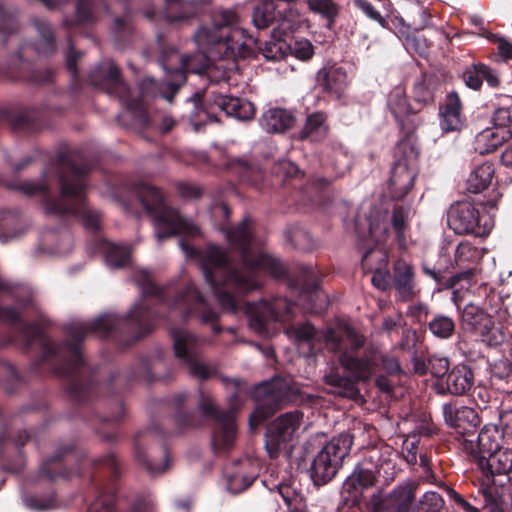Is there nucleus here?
Here are the masks:
<instances>
[{
	"label": "nucleus",
	"mask_w": 512,
	"mask_h": 512,
	"mask_svg": "<svg viewBox=\"0 0 512 512\" xmlns=\"http://www.w3.org/2000/svg\"><path fill=\"white\" fill-rule=\"evenodd\" d=\"M395 451L390 446H380L370 449L364 458V461L374 470L376 473L385 476L389 479L394 476L395 473Z\"/></svg>",
	"instance_id": "4c0bfd02"
},
{
	"label": "nucleus",
	"mask_w": 512,
	"mask_h": 512,
	"mask_svg": "<svg viewBox=\"0 0 512 512\" xmlns=\"http://www.w3.org/2000/svg\"><path fill=\"white\" fill-rule=\"evenodd\" d=\"M417 140H399L394 151V164L389 178V191L396 200L403 199L413 188L418 174Z\"/></svg>",
	"instance_id": "9d476101"
},
{
	"label": "nucleus",
	"mask_w": 512,
	"mask_h": 512,
	"mask_svg": "<svg viewBox=\"0 0 512 512\" xmlns=\"http://www.w3.org/2000/svg\"><path fill=\"white\" fill-rule=\"evenodd\" d=\"M413 267L400 259L394 265V285L402 301L412 300L416 295Z\"/></svg>",
	"instance_id": "e433bc0d"
},
{
	"label": "nucleus",
	"mask_w": 512,
	"mask_h": 512,
	"mask_svg": "<svg viewBox=\"0 0 512 512\" xmlns=\"http://www.w3.org/2000/svg\"><path fill=\"white\" fill-rule=\"evenodd\" d=\"M317 83L325 93L340 98L347 88V73L339 66L324 67L317 73Z\"/></svg>",
	"instance_id": "c9c22d12"
},
{
	"label": "nucleus",
	"mask_w": 512,
	"mask_h": 512,
	"mask_svg": "<svg viewBox=\"0 0 512 512\" xmlns=\"http://www.w3.org/2000/svg\"><path fill=\"white\" fill-rule=\"evenodd\" d=\"M172 337L175 355L188 365L190 374L199 379L209 378L212 371L198 360L204 342L184 329H174Z\"/></svg>",
	"instance_id": "f3484780"
},
{
	"label": "nucleus",
	"mask_w": 512,
	"mask_h": 512,
	"mask_svg": "<svg viewBox=\"0 0 512 512\" xmlns=\"http://www.w3.org/2000/svg\"><path fill=\"white\" fill-rule=\"evenodd\" d=\"M478 467L484 473L486 480L490 483L495 475H506L512 485V449H500L494 454L478 460Z\"/></svg>",
	"instance_id": "2f4dec72"
},
{
	"label": "nucleus",
	"mask_w": 512,
	"mask_h": 512,
	"mask_svg": "<svg viewBox=\"0 0 512 512\" xmlns=\"http://www.w3.org/2000/svg\"><path fill=\"white\" fill-rule=\"evenodd\" d=\"M96 21L94 0H76L75 16L66 17L63 20V25L67 30L72 31L79 27L92 25Z\"/></svg>",
	"instance_id": "de8ad7c7"
},
{
	"label": "nucleus",
	"mask_w": 512,
	"mask_h": 512,
	"mask_svg": "<svg viewBox=\"0 0 512 512\" xmlns=\"http://www.w3.org/2000/svg\"><path fill=\"white\" fill-rule=\"evenodd\" d=\"M460 78L465 86L473 91H480L484 81L492 89H498L502 85L498 70L481 61H474L466 65Z\"/></svg>",
	"instance_id": "bb28decb"
},
{
	"label": "nucleus",
	"mask_w": 512,
	"mask_h": 512,
	"mask_svg": "<svg viewBox=\"0 0 512 512\" xmlns=\"http://www.w3.org/2000/svg\"><path fill=\"white\" fill-rule=\"evenodd\" d=\"M376 483V471L364 460L358 464L350 476L343 483V489L348 493H355L370 488Z\"/></svg>",
	"instance_id": "37998d69"
},
{
	"label": "nucleus",
	"mask_w": 512,
	"mask_h": 512,
	"mask_svg": "<svg viewBox=\"0 0 512 512\" xmlns=\"http://www.w3.org/2000/svg\"><path fill=\"white\" fill-rule=\"evenodd\" d=\"M0 79L22 80L45 85L52 82L53 71L51 69H34L32 63L23 59L21 50H18L9 58L6 66L0 64Z\"/></svg>",
	"instance_id": "393cba45"
},
{
	"label": "nucleus",
	"mask_w": 512,
	"mask_h": 512,
	"mask_svg": "<svg viewBox=\"0 0 512 512\" xmlns=\"http://www.w3.org/2000/svg\"><path fill=\"white\" fill-rule=\"evenodd\" d=\"M222 382L230 390L227 412H220L214 405L212 399L201 394L199 408L206 416L215 419L216 426L212 438V444L216 453L221 454L230 449L236 437L235 413L241 408L240 393L244 390V383L238 379L222 378Z\"/></svg>",
	"instance_id": "6e6552de"
},
{
	"label": "nucleus",
	"mask_w": 512,
	"mask_h": 512,
	"mask_svg": "<svg viewBox=\"0 0 512 512\" xmlns=\"http://www.w3.org/2000/svg\"><path fill=\"white\" fill-rule=\"evenodd\" d=\"M259 403L250 416V425L257 426L288 400V386L281 379H274L257 385L252 394Z\"/></svg>",
	"instance_id": "dca6fc26"
},
{
	"label": "nucleus",
	"mask_w": 512,
	"mask_h": 512,
	"mask_svg": "<svg viewBox=\"0 0 512 512\" xmlns=\"http://www.w3.org/2000/svg\"><path fill=\"white\" fill-rule=\"evenodd\" d=\"M328 328L326 331L322 333H318L313 325L309 322L292 325L286 328L285 334L289 337V339L294 342L300 344H308L311 349L316 345L318 341H323L326 344L325 333L330 330Z\"/></svg>",
	"instance_id": "09e8293b"
},
{
	"label": "nucleus",
	"mask_w": 512,
	"mask_h": 512,
	"mask_svg": "<svg viewBox=\"0 0 512 512\" xmlns=\"http://www.w3.org/2000/svg\"><path fill=\"white\" fill-rule=\"evenodd\" d=\"M324 380L331 387V392L336 395L356 398L359 394L356 382L351 377H344L336 371H331L325 375Z\"/></svg>",
	"instance_id": "603ef678"
},
{
	"label": "nucleus",
	"mask_w": 512,
	"mask_h": 512,
	"mask_svg": "<svg viewBox=\"0 0 512 512\" xmlns=\"http://www.w3.org/2000/svg\"><path fill=\"white\" fill-rule=\"evenodd\" d=\"M220 166L234 175L240 183L253 186L259 190L262 189L264 173L257 164L245 157L226 156Z\"/></svg>",
	"instance_id": "c85d7f7f"
},
{
	"label": "nucleus",
	"mask_w": 512,
	"mask_h": 512,
	"mask_svg": "<svg viewBox=\"0 0 512 512\" xmlns=\"http://www.w3.org/2000/svg\"><path fill=\"white\" fill-rule=\"evenodd\" d=\"M294 305L285 298L247 303L245 313L250 328L259 335H269V324L272 322H288L293 318Z\"/></svg>",
	"instance_id": "4468645a"
},
{
	"label": "nucleus",
	"mask_w": 512,
	"mask_h": 512,
	"mask_svg": "<svg viewBox=\"0 0 512 512\" xmlns=\"http://www.w3.org/2000/svg\"><path fill=\"white\" fill-rule=\"evenodd\" d=\"M214 103L228 116L240 120L251 119L255 114L253 104L238 97L218 95L215 97Z\"/></svg>",
	"instance_id": "79ce46f5"
},
{
	"label": "nucleus",
	"mask_w": 512,
	"mask_h": 512,
	"mask_svg": "<svg viewBox=\"0 0 512 512\" xmlns=\"http://www.w3.org/2000/svg\"><path fill=\"white\" fill-rule=\"evenodd\" d=\"M386 109L398 126L399 140H417L416 130L423 124V119L419 115L420 109L410 103L403 87L396 86L388 93Z\"/></svg>",
	"instance_id": "2eb2a0df"
},
{
	"label": "nucleus",
	"mask_w": 512,
	"mask_h": 512,
	"mask_svg": "<svg viewBox=\"0 0 512 512\" xmlns=\"http://www.w3.org/2000/svg\"><path fill=\"white\" fill-rule=\"evenodd\" d=\"M441 83L438 78L426 73L414 82L411 93L415 103V107L420 109L424 107L434 106L438 95L441 93Z\"/></svg>",
	"instance_id": "473e14b6"
},
{
	"label": "nucleus",
	"mask_w": 512,
	"mask_h": 512,
	"mask_svg": "<svg viewBox=\"0 0 512 512\" xmlns=\"http://www.w3.org/2000/svg\"><path fill=\"white\" fill-rule=\"evenodd\" d=\"M431 333L441 339L450 338L455 330L454 320L445 315L434 317L429 323Z\"/></svg>",
	"instance_id": "13d9d810"
},
{
	"label": "nucleus",
	"mask_w": 512,
	"mask_h": 512,
	"mask_svg": "<svg viewBox=\"0 0 512 512\" xmlns=\"http://www.w3.org/2000/svg\"><path fill=\"white\" fill-rule=\"evenodd\" d=\"M466 121L464 104L457 91L446 94L444 101L439 104V124L443 132L459 131Z\"/></svg>",
	"instance_id": "cd10ccee"
},
{
	"label": "nucleus",
	"mask_w": 512,
	"mask_h": 512,
	"mask_svg": "<svg viewBox=\"0 0 512 512\" xmlns=\"http://www.w3.org/2000/svg\"><path fill=\"white\" fill-rule=\"evenodd\" d=\"M231 246L241 253L242 270L231 268L224 251L209 246L201 255V264L206 281L213 288L219 304L228 312H236L239 301L230 289L245 293L260 287L258 271H266L276 278L285 274L279 259L261 249V242L253 238L250 226H224L223 229Z\"/></svg>",
	"instance_id": "f257e3e1"
},
{
	"label": "nucleus",
	"mask_w": 512,
	"mask_h": 512,
	"mask_svg": "<svg viewBox=\"0 0 512 512\" xmlns=\"http://www.w3.org/2000/svg\"><path fill=\"white\" fill-rule=\"evenodd\" d=\"M302 421V413L292 411L277 417L268 427L265 448L271 458H276L288 442L292 441Z\"/></svg>",
	"instance_id": "a211bd4d"
},
{
	"label": "nucleus",
	"mask_w": 512,
	"mask_h": 512,
	"mask_svg": "<svg viewBox=\"0 0 512 512\" xmlns=\"http://www.w3.org/2000/svg\"><path fill=\"white\" fill-rule=\"evenodd\" d=\"M179 89V83H172L170 80L158 82L147 77L140 81L137 95H134L127 86V97L121 98L120 102L133 114L141 126L148 128L150 126L149 101L161 97L172 102Z\"/></svg>",
	"instance_id": "9b49d317"
},
{
	"label": "nucleus",
	"mask_w": 512,
	"mask_h": 512,
	"mask_svg": "<svg viewBox=\"0 0 512 512\" xmlns=\"http://www.w3.org/2000/svg\"><path fill=\"white\" fill-rule=\"evenodd\" d=\"M352 439L349 434H340L329 441L313 459L310 472L315 485L321 486L336 475L342 460L349 454Z\"/></svg>",
	"instance_id": "ddd939ff"
},
{
	"label": "nucleus",
	"mask_w": 512,
	"mask_h": 512,
	"mask_svg": "<svg viewBox=\"0 0 512 512\" xmlns=\"http://www.w3.org/2000/svg\"><path fill=\"white\" fill-rule=\"evenodd\" d=\"M287 45L284 41L276 40L265 42L261 48L264 57L271 61H278L284 58Z\"/></svg>",
	"instance_id": "69168bd1"
},
{
	"label": "nucleus",
	"mask_w": 512,
	"mask_h": 512,
	"mask_svg": "<svg viewBox=\"0 0 512 512\" xmlns=\"http://www.w3.org/2000/svg\"><path fill=\"white\" fill-rule=\"evenodd\" d=\"M196 43L220 58H246L252 53L247 41L251 37L240 27L237 13L231 9H217L211 13V23L201 26L194 35Z\"/></svg>",
	"instance_id": "7ed1b4c3"
},
{
	"label": "nucleus",
	"mask_w": 512,
	"mask_h": 512,
	"mask_svg": "<svg viewBox=\"0 0 512 512\" xmlns=\"http://www.w3.org/2000/svg\"><path fill=\"white\" fill-rule=\"evenodd\" d=\"M428 369L436 381H440L450 372L449 361L444 357L432 356L428 361Z\"/></svg>",
	"instance_id": "774afa93"
},
{
	"label": "nucleus",
	"mask_w": 512,
	"mask_h": 512,
	"mask_svg": "<svg viewBox=\"0 0 512 512\" xmlns=\"http://www.w3.org/2000/svg\"><path fill=\"white\" fill-rule=\"evenodd\" d=\"M19 28L17 10L5 7L0 3V34L9 36L17 32Z\"/></svg>",
	"instance_id": "4d7b16f0"
},
{
	"label": "nucleus",
	"mask_w": 512,
	"mask_h": 512,
	"mask_svg": "<svg viewBox=\"0 0 512 512\" xmlns=\"http://www.w3.org/2000/svg\"><path fill=\"white\" fill-rule=\"evenodd\" d=\"M295 116L283 108H270L260 118L261 127L268 133H284L295 124Z\"/></svg>",
	"instance_id": "ea45409f"
},
{
	"label": "nucleus",
	"mask_w": 512,
	"mask_h": 512,
	"mask_svg": "<svg viewBox=\"0 0 512 512\" xmlns=\"http://www.w3.org/2000/svg\"><path fill=\"white\" fill-rule=\"evenodd\" d=\"M62 468V459L59 456L53 457L42 465L40 469L39 479H47L49 481H54L59 477H68V474L62 472Z\"/></svg>",
	"instance_id": "052dcab7"
},
{
	"label": "nucleus",
	"mask_w": 512,
	"mask_h": 512,
	"mask_svg": "<svg viewBox=\"0 0 512 512\" xmlns=\"http://www.w3.org/2000/svg\"><path fill=\"white\" fill-rule=\"evenodd\" d=\"M511 136L510 129L498 130L494 126L486 127L475 135L474 148L481 155L489 154L508 141Z\"/></svg>",
	"instance_id": "58836bf2"
},
{
	"label": "nucleus",
	"mask_w": 512,
	"mask_h": 512,
	"mask_svg": "<svg viewBox=\"0 0 512 512\" xmlns=\"http://www.w3.org/2000/svg\"><path fill=\"white\" fill-rule=\"evenodd\" d=\"M497 211L495 199L477 206L468 201L453 203L447 211V224H494Z\"/></svg>",
	"instance_id": "6ab92c4d"
},
{
	"label": "nucleus",
	"mask_w": 512,
	"mask_h": 512,
	"mask_svg": "<svg viewBox=\"0 0 512 512\" xmlns=\"http://www.w3.org/2000/svg\"><path fill=\"white\" fill-rule=\"evenodd\" d=\"M210 0H165L163 18L168 23H184L208 12Z\"/></svg>",
	"instance_id": "a878e982"
},
{
	"label": "nucleus",
	"mask_w": 512,
	"mask_h": 512,
	"mask_svg": "<svg viewBox=\"0 0 512 512\" xmlns=\"http://www.w3.org/2000/svg\"><path fill=\"white\" fill-rule=\"evenodd\" d=\"M34 26L40 36L35 43L36 50L45 56L53 55L57 51L54 29L43 19H35Z\"/></svg>",
	"instance_id": "8fccbe9b"
},
{
	"label": "nucleus",
	"mask_w": 512,
	"mask_h": 512,
	"mask_svg": "<svg viewBox=\"0 0 512 512\" xmlns=\"http://www.w3.org/2000/svg\"><path fill=\"white\" fill-rule=\"evenodd\" d=\"M89 83L108 95L117 98L127 97V84L124 82L120 69L109 59L100 61L88 74Z\"/></svg>",
	"instance_id": "4be33fe9"
},
{
	"label": "nucleus",
	"mask_w": 512,
	"mask_h": 512,
	"mask_svg": "<svg viewBox=\"0 0 512 512\" xmlns=\"http://www.w3.org/2000/svg\"><path fill=\"white\" fill-rule=\"evenodd\" d=\"M417 489L418 483L409 481L386 495L375 493L369 500V508L371 512H411Z\"/></svg>",
	"instance_id": "aec40b11"
},
{
	"label": "nucleus",
	"mask_w": 512,
	"mask_h": 512,
	"mask_svg": "<svg viewBox=\"0 0 512 512\" xmlns=\"http://www.w3.org/2000/svg\"><path fill=\"white\" fill-rule=\"evenodd\" d=\"M296 0H263L254 7L252 22L257 29H266L286 18L289 5Z\"/></svg>",
	"instance_id": "c756f323"
},
{
	"label": "nucleus",
	"mask_w": 512,
	"mask_h": 512,
	"mask_svg": "<svg viewBox=\"0 0 512 512\" xmlns=\"http://www.w3.org/2000/svg\"><path fill=\"white\" fill-rule=\"evenodd\" d=\"M129 200L123 201L128 213L145 214L154 224H191L180 210L169 203L163 191L151 184L135 181L127 186Z\"/></svg>",
	"instance_id": "423d86ee"
},
{
	"label": "nucleus",
	"mask_w": 512,
	"mask_h": 512,
	"mask_svg": "<svg viewBox=\"0 0 512 512\" xmlns=\"http://www.w3.org/2000/svg\"><path fill=\"white\" fill-rule=\"evenodd\" d=\"M326 347L334 353H340L341 366L355 381H367L376 371L377 357L374 351L359 358L353 351L364 345V337L346 323H339L335 329L328 330L325 335Z\"/></svg>",
	"instance_id": "39448f33"
},
{
	"label": "nucleus",
	"mask_w": 512,
	"mask_h": 512,
	"mask_svg": "<svg viewBox=\"0 0 512 512\" xmlns=\"http://www.w3.org/2000/svg\"><path fill=\"white\" fill-rule=\"evenodd\" d=\"M328 132L329 125L327 124L326 113L316 111L307 115L305 125L299 132L298 139L319 143L326 139Z\"/></svg>",
	"instance_id": "a19ab883"
},
{
	"label": "nucleus",
	"mask_w": 512,
	"mask_h": 512,
	"mask_svg": "<svg viewBox=\"0 0 512 512\" xmlns=\"http://www.w3.org/2000/svg\"><path fill=\"white\" fill-rule=\"evenodd\" d=\"M277 489L289 512H307L306 500L298 489L295 479L291 478L287 482L281 480Z\"/></svg>",
	"instance_id": "a18cd8bd"
},
{
	"label": "nucleus",
	"mask_w": 512,
	"mask_h": 512,
	"mask_svg": "<svg viewBox=\"0 0 512 512\" xmlns=\"http://www.w3.org/2000/svg\"><path fill=\"white\" fill-rule=\"evenodd\" d=\"M358 245L365 250L362 256V267L366 272L373 273L372 283L381 290H386L388 280L382 269L386 267L388 255L382 248H377L388 237L387 226H356Z\"/></svg>",
	"instance_id": "1a4fd4ad"
},
{
	"label": "nucleus",
	"mask_w": 512,
	"mask_h": 512,
	"mask_svg": "<svg viewBox=\"0 0 512 512\" xmlns=\"http://www.w3.org/2000/svg\"><path fill=\"white\" fill-rule=\"evenodd\" d=\"M273 185L291 187L289 203L304 213H330L333 200L327 192L329 182L325 178H315L303 185L304 172L289 160L278 161L272 169Z\"/></svg>",
	"instance_id": "20e7f679"
},
{
	"label": "nucleus",
	"mask_w": 512,
	"mask_h": 512,
	"mask_svg": "<svg viewBox=\"0 0 512 512\" xmlns=\"http://www.w3.org/2000/svg\"><path fill=\"white\" fill-rule=\"evenodd\" d=\"M130 258V251L128 248L119 246L113 243H108L106 246V263L112 268L124 267Z\"/></svg>",
	"instance_id": "bf43d9fd"
},
{
	"label": "nucleus",
	"mask_w": 512,
	"mask_h": 512,
	"mask_svg": "<svg viewBox=\"0 0 512 512\" xmlns=\"http://www.w3.org/2000/svg\"><path fill=\"white\" fill-rule=\"evenodd\" d=\"M251 466H253L251 461H243L239 464L236 472L227 476V486L232 493H239L254 482L257 477L256 469L247 473Z\"/></svg>",
	"instance_id": "3c124183"
},
{
	"label": "nucleus",
	"mask_w": 512,
	"mask_h": 512,
	"mask_svg": "<svg viewBox=\"0 0 512 512\" xmlns=\"http://www.w3.org/2000/svg\"><path fill=\"white\" fill-rule=\"evenodd\" d=\"M473 380V373L467 366L457 365L442 380L436 381L435 387L440 394L463 395L471 389Z\"/></svg>",
	"instance_id": "7c9ffc66"
},
{
	"label": "nucleus",
	"mask_w": 512,
	"mask_h": 512,
	"mask_svg": "<svg viewBox=\"0 0 512 512\" xmlns=\"http://www.w3.org/2000/svg\"><path fill=\"white\" fill-rule=\"evenodd\" d=\"M136 457L138 461L145 467L151 474H159L167 470L169 456L166 451H163V461L158 462L153 457L151 452L143 451L139 444H136Z\"/></svg>",
	"instance_id": "6e6d98bb"
},
{
	"label": "nucleus",
	"mask_w": 512,
	"mask_h": 512,
	"mask_svg": "<svg viewBox=\"0 0 512 512\" xmlns=\"http://www.w3.org/2000/svg\"><path fill=\"white\" fill-rule=\"evenodd\" d=\"M173 306L174 309L180 311L184 318L194 313L198 314L203 323L211 324L214 333H220L221 328L217 323L219 315L207 305L194 284L190 283L186 286L185 290L176 298Z\"/></svg>",
	"instance_id": "412c9836"
},
{
	"label": "nucleus",
	"mask_w": 512,
	"mask_h": 512,
	"mask_svg": "<svg viewBox=\"0 0 512 512\" xmlns=\"http://www.w3.org/2000/svg\"><path fill=\"white\" fill-rule=\"evenodd\" d=\"M443 415L446 423L461 433L469 432L480 424L476 410L467 406L445 404L443 405Z\"/></svg>",
	"instance_id": "72a5a7b5"
},
{
	"label": "nucleus",
	"mask_w": 512,
	"mask_h": 512,
	"mask_svg": "<svg viewBox=\"0 0 512 512\" xmlns=\"http://www.w3.org/2000/svg\"><path fill=\"white\" fill-rule=\"evenodd\" d=\"M198 233V226H158L156 238L159 242L179 234L194 236Z\"/></svg>",
	"instance_id": "e2e57ef3"
},
{
	"label": "nucleus",
	"mask_w": 512,
	"mask_h": 512,
	"mask_svg": "<svg viewBox=\"0 0 512 512\" xmlns=\"http://www.w3.org/2000/svg\"><path fill=\"white\" fill-rule=\"evenodd\" d=\"M90 172L88 163L75 150L63 149L50 159L43 171L44 182L6 180L0 176V186L26 196L42 195L48 214L65 216L76 214L82 224H101L99 211L86 205L75 208L69 199L81 200Z\"/></svg>",
	"instance_id": "f03ea898"
},
{
	"label": "nucleus",
	"mask_w": 512,
	"mask_h": 512,
	"mask_svg": "<svg viewBox=\"0 0 512 512\" xmlns=\"http://www.w3.org/2000/svg\"><path fill=\"white\" fill-rule=\"evenodd\" d=\"M157 45L160 51L159 63L170 77L172 83H179V88L186 82L187 72H194L190 67L192 57L180 54L175 46L169 45L162 34L157 35Z\"/></svg>",
	"instance_id": "5701e85b"
},
{
	"label": "nucleus",
	"mask_w": 512,
	"mask_h": 512,
	"mask_svg": "<svg viewBox=\"0 0 512 512\" xmlns=\"http://www.w3.org/2000/svg\"><path fill=\"white\" fill-rule=\"evenodd\" d=\"M120 323V319L112 314H105L89 323H75L68 329L70 341L64 345H56L50 341L43 343L44 353L47 357L60 356L66 362V366L59 371L61 374L70 375L82 363L79 342L90 332L100 336H106Z\"/></svg>",
	"instance_id": "0eeeda50"
},
{
	"label": "nucleus",
	"mask_w": 512,
	"mask_h": 512,
	"mask_svg": "<svg viewBox=\"0 0 512 512\" xmlns=\"http://www.w3.org/2000/svg\"><path fill=\"white\" fill-rule=\"evenodd\" d=\"M491 122L498 130L509 129L512 126V97L502 98L492 114Z\"/></svg>",
	"instance_id": "5fc2aeb1"
},
{
	"label": "nucleus",
	"mask_w": 512,
	"mask_h": 512,
	"mask_svg": "<svg viewBox=\"0 0 512 512\" xmlns=\"http://www.w3.org/2000/svg\"><path fill=\"white\" fill-rule=\"evenodd\" d=\"M503 434L494 426H485L479 433L477 438V451H475V460L483 457L488 458L496 451L501 449V441Z\"/></svg>",
	"instance_id": "c03bdc74"
},
{
	"label": "nucleus",
	"mask_w": 512,
	"mask_h": 512,
	"mask_svg": "<svg viewBox=\"0 0 512 512\" xmlns=\"http://www.w3.org/2000/svg\"><path fill=\"white\" fill-rule=\"evenodd\" d=\"M137 282L143 298L132 308L127 317V322L130 329L136 334V339H139L152 330V320L156 315V312L150 308L151 302L148 297L152 296L156 302L162 303L169 291L156 286L146 270L138 272Z\"/></svg>",
	"instance_id": "f8f14e48"
},
{
	"label": "nucleus",
	"mask_w": 512,
	"mask_h": 512,
	"mask_svg": "<svg viewBox=\"0 0 512 512\" xmlns=\"http://www.w3.org/2000/svg\"><path fill=\"white\" fill-rule=\"evenodd\" d=\"M494 175L495 167L492 162L476 164L467 179V190L475 194L482 192L491 185Z\"/></svg>",
	"instance_id": "49530a36"
},
{
	"label": "nucleus",
	"mask_w": 512,
	"mask_h": 512,
	"mask_svg": "<svg viewBox=\"0 0 512 512\" xmlns=\"http://www.w3.org/2000/svg\"><path fill=\"white\" fill-rule=\"evenodd\" d=\"M443 507V498L434 491L426 492L418 504L419 512H441Z\"/></svg>",
	"instance_id": "0e129e2a"
},
{
	"label": "nucleus",
	"mask_w": 512,
	"mask_h": 512,
	"mask_svg": "<svg viewBox=\"0 0 512 512\" xmlns=\"http://www.w3.org/2000/svg\"><path fill=\"white\" fill-rule=\"evenodd\" d=\"M461 324L465 330L479 334L489 345H497L502 341V335L495 328L492 316L473 303H468L463 308Z\"/></svg>",
	"instance_id": "b1692460"
},
{
	"label": "nucleus",
	"mask_w": 512,
	"mask_h": 512,
	"mask_svg": "<svg viewBox=\"0 0 512 512\" xmlns=\"http://www.w3.org/2000/svg\"><path fill=\"white\" fill-rule=\"evenodd\" d=\"M308 8L327 20V28L334 27L340 13V7L333 0H306Z\"/></svg>",
	"instance_id": "864d4df0"
},
{
	"label": "nucleus",
	"mask_w": 512,
	"mask_h": 512,
	"mask_svg": "<svg viewBox=\"0 0 512 512\" xmlns=\"http://www.w3.org/2000/svg\"><path fill=\"white\" fill-rule=\"evenodd\" d=\"M481 493L484 498V509L488 512H504L497 491L489 483H482Z\"/></svg>",
	"instance_id": "680f3d73"
},
{
	"label": "nucleus",
	"mask_w": 512,
	"mask_h": 512,
	"mask_svg": "<svg viewBox=\"0 0 512 512\" xmlns=\"http://www.w3.org/2000/svg\"><path fill=\"white\" fill-rule=\"evenodd\" d=\"M12 128L19 132L34 133L42 127L41 112L34 107H19L3 112Z\"/></svg>",
	"instance_id": "f704fd0d"
},
{
	"label": "nucleus",
	"mask_w": 512,
	"mask_h": 512,
	"mask_svg": "<svg viewBox=\"0 0 512 512\" xmlns=\"http://www.w3.org/2000/svg\"><path fill=\"white\" fill-rule=\"evenodd\" d=\"M353 5L355 8L362 11L369 19L377 22L382 27L387 26L386 19L374 7V5L371 2H369L368 0H353Z\"/></svg>",
	"instance_id": "338daca9"
}]
</instances>
